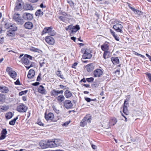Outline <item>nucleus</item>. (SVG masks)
<instances>
[{"label":"nucleus","instance_id":"obj_1","mask_svg":"<svg viewBox=\"0 0 151 151\" xmlns=\"http://www.w3.org/2000/svg\"><path fill=\"white\" fill-rule=\"evenodd\" d=\"M113 24H114L113 26V29L117 32L122 33L123 26L120 24L122 22L117 19H116L114 21Z\"/></svg>","mask_w":151,"mask_h":151},{"label":"nucleus","instance_id":"obj_2","mask_svg":"<svg viewBox=\"0 0 151 151\" xmlns=\"http://www.w3.org/2000/svg\"><path fill=\"white\" fill-rule=\"evenodd\" d=\"M80 29L79 25H76L75 26H73V25H70L65 27V29L66 31H68L69 29L71 30V33H75L76 32Z\"/></svg>","mask_w":151,"mask_h":151},{"label":"nucleus","instance_id":"obj_3","mask_svg":"<svg viewBox=\"0 0 151 151\" xmlns=\"http://www.w3.org/2000/svg\"><path fill=\"white\" fill-rule=\"evenodd\" d=\"M52 27H45L42 32V35L48 33L51 36L54 35L55 34V32L52 30Z\"/></svg>","mask_w":151,"mask_h":151},{"label":"nucleus","instance_id":"obj_4","mask_svg":"<svg viewBox=\"0 0 151 151\" xmlns=\"http://www.w3.org/2000/svg\"><path fill=\"white\" fill-rule=\"evenodd\" d=\"M6 71L12 78L15 79L17 76V73L12 68L7 67L6 68Z\"/></svg>","mask_w":151,"mask_h":151},{"label":"nucleus","instance_id":"obj_5","mask_svg":"<svg viewBox=\"0 0 151 151\" xmlns=\"http://www.w3.org/2000/svg\"><path fill=\"white\" fill-rule=\"evenodd\" d=\"M82 52L83 53L82 57L83 59H90L92 56V55L88 49H83L81 50Z\"/></svg>","mask_w":151,"mask_h":151},{"label":"nucleus","instance_id":"obj_6","mask_svg":"<svg viewBox=\"0 0 151 151\" xmlns=\"http://www.w3.org/2000/svg\"><path fill=\"white\" fill-rule=\"evenodd\" d=\"M32 57L28 55H25L21 59L22 62L27 65H29L30 61L28 59L32 60Z\"/></svg>","mask_w":151,"mask_h":151},{"label":"nucleus","instance_id":"obj_7","mask_svg":"<svg viewBox=\"0 0 151 151\" xmlns=\"http://www.w3.org/2000/svg\"><path fill=\"white\" fill-rule=\"evenodd\" d=\"M13 18L18 24H22L24 22V20L18 14H15L13 16Z\"/></svg>","mask_w":151,"mask_h":151},{"label":"nucleus","instance_id":"obj_8","mask_svg":"<svg viewBox=\"0 0 151 151\" xmlns=\"http://www.w3.org/2000/svg\"><path fill=\"white\" fill-rule=\"evenodd\" d=\"M27 109V107L23 104H21L17 107V110L19 112L24 113L26 112Z\"/></svg>","mask_w":151,"mask_h":151},{"label":"nucleus","instance_id":"obj_9","mask_svg":"<svg viewBox=\"0 0 151 151\" xmlns=\"http://www.w3.org/2000/svg\"><path fill=\"white\" fill-rule=\"evenodd\" d=\"M103 74V71L100 69H96L93 73V76L95 77H100L102 76Z\"/></svg>","mask_w":151,"mask_h":151},{"label":"nucleus","instance_id":"obj_10","mask_svg":"<svg viewBox=\"0 0 151 151\" xmlns=\"http://www.w3.org/2000/svg\"><path fill=\"white\" fill-rule=\"evenodd\" d=\"M63 91L62 90L59 91L53 89L50 92V95L51 96L55 97L58 96L59 94H63Z\"/></svg>","mask_w":151,"mask_h":151},{"label":"nucleus","instance_id":"obj_11","mask_svg":"<svg viewBox=\"0 0 151 151\" xmlns=\"http://www.w3.org/2000/svg\"><path fill=\"white\" fill-rule=\"evenodd\" d=\"M63 104L65 108L67 109H70L73 106L71 101L69 100H65Z\"/></svg>","mask_w":151,"mask_h":151},{"label":"nucleus","instance_id":"obj_12","mask_svg":"<svg viewBox=\"0 0 151 151\" xmlns=\"http://www.w3.org/2000/svg\"><path fill=\"white\" fill-rule=\"evenodd\" d=\"M46 42L49 44L53 45L55 43L54 39L51 36H47L45 37Z\"/></svg>","mask_w":151,"mask_h":151},{"label":"nucleus","instance_id":"obj_13","mask_svg":"<svg viewBox=\"0 0 151 151\" xmlns=\"http://www.w3.org/2000/svg\"><path fill=\"white\" fill-rule=\"evenodd\" d=\"M45 117L47 121H51L54 119V116L53 114L52 113H49L47 115L46 113H45Z\"/></svg>","mask_w":151,"mask_h":151},{"label":"nucleus","instance_id":"obj_14","mask_svg":"<svg viewBox=\"0 0 151 151\" xmlns=\"http://www.w3.org/2000/svg\"><path fill=\"white\" fill-rule=\"evenodd\" d=\"M23 18L26 20H31L33 18L32 15L29 13H24L23 16Z\"/></svg>","mask_w":151,"mask_h":151},{"label":"nucleus","instance_id":"obj_15","mask_svg":"<svg viewBox=\"0 0 151 151\" xmlns=\"http://www.w3.org/2000/svg\"><path fill=\"white\" fill-rule=\"evenodd\" d=\"M24 26L26 29H31L33 28V25L31 22H27L25 23Z\"/></svg>","mask_w":151,"mask_h":151},{"label":"nucleus","instance_id":"obj_16","mask_svg":"<svg viewBox=\"0 0 151 151\" xmlns=\"http://www.w3.org/2000/svg\"><path fill=\"white\" fill-rule=\"evenodd\" d=\"M128 6L129 8L133 11L135 14H137L139 16H141L143 14V13L142 12L139 10L135 9L134 8L130 6V4H129Z\"/></svg>","mask_w":151,"mask_h":151},{"label":"nucleus","instance_id":"obj_17","mask_svg":"<svg viewBox=\"0 0 151 151\" xmlns=\"http://www.w3.org/2000/svg\"><path fill=\"white\" fill-rule=\"evenodd\" d=\"M109 43L108 42H106L104 44L101 45V49L104 51L106 50L108 51L109 50Z\"/></svg>","mask_w":151,"mask_h":151},{"label":"nucleus","instance_id":"obj_18","mask_svg":"<svg viewBox=\"0 0 151 151\" xmlns=\"http://www.w3.org/2000/svg\"><path fill=\"white\" fill-rule=\"evenodd\" d=\"M70 17L59 16V19L62 21L66 23L69 22Z\"/></svg>","mask_w":151,"mask_h":151},{"label":"nucleus","instance_id":"obj_19","mask_svg":"<svg viewBox=\"0 0 151 151\" xmlns=\"http://www.w3.org/2000/svg\"><path fill=\"white\" fill-rule=\"evenodd\" d=\"M9 91L8 88L4 86H0V91L3 93H7Z\"/></svg>","mask_w":151,"mask_h":151},{"label":"nucleus","instance_id":"obj_20","mask_svg":"<svg viewBox=\"0 0 151 151\" xmlns=\"http://www.w3.org/2000/svg\"><path fill=\"white\" fill-rule=\"evenodd\" d=\"M38 91L41 94H45L46 93V90L45 89L44 86L42 85L39 86L38 89Z\"/></svg>","mask_w":151,"mask_h":151},{"label":"nucleus","instance_id":"obj_21","mask_svg":"<svg viewBox=\"0 0 151 151\" xmlns=\"http://www.w3.org/2000/svg\"><path fill=\"white\" fill-rule=\"evenodd\" d=\"M48 148H52L55 147V143L54 140H47Z\"/></svg>","mask_w":151,"mask_h":151},{"label":"nucleus","instance_id":"obj_22","mask_svg":"<svg viewBox=\"0 0 151 151\" xmlns=\"http://www.w3.org/2000/svg\"><path fill=\"white\" fill-rule=\"evenodd\" d=\"M35 74V71L33 69H30L27 75V77L29 78H32L34 77Z\"/></svg>","mask_w":151,"mask_h":151},{"label":"nucleus","instance_id":"obj_23","mask_svg":"<svg viewBox=\"0 0 151 151\" xmlns=\"http://www.w3.org/2000/svg\"><path fill=\"white\" fill-rule=\"evenodd\" d=\"M7 134V131L6 129H4L1 131L0 137V140H3L6 137V134Z\"/></svg>","mask_w":151,"mask_h":151},{"label":"nucleus","instance_id":"obj_24","mask_svg":"<svg viewBox=\"0 0 151 151\" xmlns=\"http://www.w3.org/2000/svg\"><path fill=\"white\" fill-rule=\"evenodd\" d=\"M65 99V97L62 94L58 96L57 98V101L59 103L63 102L64 101Z\"/></svg>","mask_w":151,"mask_h":151},{"label":"nucleus","instance_id":"obj_25","mask_svg":"<svg viewBox=\"0 0 151 151\" xmlns=\"http://www.w3.org/2000/svg\"><path fill=\"white\" fill-rule=\"evenodd\" d=\"M64 95L66 98H70L72 96V93L70 91L67 90L64 92Z\"/></svg>","mask_w":151,"mask_h":151},{"label":"nucleus","instance_id":"obj_26","mask_svg":"<svg viewBox=\"0 0 151 151\" xmlns=\"http://www.w3.org/2000/svg\"><path fill=\"white\" fill-rule=\"evenodd\" d=\"M40 145L42 148H48L47 141V142L44 141H41L40 142Z\"/></svg>","mask_w":151,"mask_h":151},{"label":"nucleus","instance_id":"obj_27","mask_svg":"<svg viewBox=\"0 0 151 151\" xmlns=\"http://www.w3.org/2000/svg\"><path fill=\"white\" fill-rule=\"evenodd\" d=\"M84 120H85L87 122L90 123L91 120V116L90 114H87L83 118Z\"/></svg>","mask_w":151,"mask_h":151},{"label":"nucleus","instance_id":"obj_28","mask_svg":"<svg viewBox=\"0 0 151 151\" xmlns=\"http://www.w3.org/2000/svg\"><path fill=\"white\" fill-rule=\"evenodd\" d=\"M24 9L26 10H32L33 9V7L32 5L28 4H26L24 6Z\"/></svg>","mask_w":151,"mask_h":151},{"label":"nucleus","instance_id":"obj_29","mask_svg":"<svg viewBox=\"0 0 151 151\" xmlns=\"http://www.w3.org/2000/svg\"><path fill=\"white\" fill-rule=\"evenodd\" d=\"M87 71L90 72L94 69V67L92 64H90L87 65L86 66Z\"/></svg>","mask_w":151,"mask_h":151},{"label":"nucleus","instance_id":"obj_30","mask_svg":"<svg viewBox=\"0 0 151 151\" xmlns=\"http://www.w3.org/2000/svg\"><path fill=\"white\" fill-rule=\"evenodd\" d=\"M117 121V120L116 118H112L109 121L110 125L111 126L114 125L116 123Z\"/></svg>","mask_w":151,"mask_h":151},{"label":"nucleus","instance_id":"obj_31","mask_svg":"<svg viewBox=\"0 0 151 151\" xmlns=\"http://www.w3.org/2000/svg\"><path fill=\"white\" fill-rule=\"evenodd\" d=\"M111 60L114 64H117L119 63V60L118 57L111 58Z\"/></svg>","mask_w":151,"mask_h":151},{"label":"nucleus","instance_id":"obj_32","mask_svg":"<svg viewBox=\"0 0 151 151\" xmlns=\"http://www.w3.org/2000/svg\"><path fill=\"white\" fill-rule=\"evenodd\" d=\"M54 141L55 143V147L59 146L62 143V140L60 139H55Z\"/></svg>","mask_w":151,"mask_h":151},{"label":"nucleus","instance_id":"obj_33","mask_svg":"<svg viewBox=\"0 0 151 151\" xmlns=\"http://www.w3.org/2000/svg\"><path fill=\"white\" fill-rule=\"evenodd\" d=\"M29 50L31 51L38 53H40L41 52V50L39 49L33 47H31L29 49Z\"/></svg>","mask_w":151,"mask_h":151},{"label":"nucleus","instance_id":"obj_34","mask_svg":"<svg viewBox=\"0 0 151 151\" xmlns=\"http://www.w3.org/2000/svg\"><path fill=\"white\" fill-rule=\"evenodd\" d=\"M18 119V117L17 116L14 119L12 120L9 122V124L11 125H14L15 124L16 121Z\"/></svg>","mask_w":151,"mask_h":151},{"label":"nucleus","instance_id":"obj_35","mask_svg":"<svg viewBox=\"0 0 151 151\" xmlns=\"http://www.w3.org/2000/svg\"><path fill=\"white\" fill-rule=\"evenodd\" d=\"M9 29L12 31L14 32L17 30V27L14 24H11Z\"/></svg>","mask_w":151,"mask_h":151},{"label":"nucleus","instance_id":"obj_36","mask_svg":"<svg viewBox=\"0 0 151 151\" xmlns=\"http://www.w3.org/2000/svg\"><path fill=\"white\" fill-rule=\"evenodd\" d=\"M43 14V12L40 9L37 10L35 13L36 16L38 17L41 16Z\"/></svg>","mask_w":151,"mask_h":151},{"label":"nucleus","instance_id":"obj_37","mask_svg":"<svg viewBox=\"0 0 151 151\" xmlns=\"http://www.w3.org/2000/svg\"><path fill=\"white\" fill-rule=\"evenodd\" d=\"M5 116L7 119H9L12 117V114L11 112H9L6 114Z\"/></svg>","mask_w":151,"mask_h":151},{"label":"nucleus","instance_id":"obj_38","mask_svg":"<svg viewBox=\"0 0 151 151\" xmlns=\"http://www.w3.org/2000/svg\"><path fill=\"white\" fill-rule=\"evenodd\" d=\"M104 51V52L103 54V57L105 59H106L108 58L109 53V51L107 50Z\"/></svg>","mask_w":151,"mask_h":151},{"label":"nucleus","instance_id":"obj_39","mask_svg":"<svg viewBox=\"0 0 151 151\" xmlns=\"http://www.w3.org/2000/svg\"><path fill=\"white\" fill-rule=\"evenodd\" d=\"M127 107L126 106H124L123 108V112L124 114L127 115L129 113V111L127 109Z\"/></svg>","mask_w":151,"mask_h":151},{"label":"nucleus","instance_id":"obj_40","mask_svg":"<svg viewBox=\"0 0 151 151\" xmlns=\"http://www.w3.org/2000/svg\"><path fill=\"white\" fill-rule=\"evenodd\" d=\"M9 109V106H1L0 107V109L2 111H6Z\"/></svg>","mask_w":151,"mask_h":151},{"label":"nucleus","instance_id":"obj_41","mask_svg":"<svg viewBox=\"0 0 151 151\" xmlns=\"http://www.w3.org/2000/svg\"><path fill=\"white\" fill-rule=\"evenodd\" d=\"M87 124V122L84 119H83L80 123V126L82 127H84Z\"/></svg>","mask_w":151,"mask_h":151},{"label":"nucleus","instance_id":"obj_42","mask_svg":"<svg viewBox=\"0 0 151 151\" xmlns=\"http://www.w3.org/2000/svg\"><path fill=\"white\" fill-rule=\"evenodd\" d=\"M56 75L58 76H59V77L60 78H61L63 79L64 78L63 76H62L61 75V73L60 71H57L56 72Z\"/></svg>","mask_w":151,"mask_h":151},{"label":"nucleus","instance_id":"obj_43","mask_svg":"<svg viewBox=\"0 0 151 151\" xmlns=\"http://www.w3.org/2000/svg\"><path fill=\"white\" fill-rule=\"evenodd\" d=\"M5 99V96L3 94H0V101L3 102Z\"/></svg>","mask_w":151,"mask_h":151},{"label":"nucleus","instance_id":"obj_44","mask_svg":"<svg viewBox=\"0 0 151 151\" xmlns=\"http://www.w3.org/2000/svg\"><path fill=\"white\" fill-rule=\"evenodd\" d=\"M85 100L87 102H90V101H95V100H96V99H91L89 98H88V97H85Z\"/></svg>","mask_w":151,"mask_h":151},{"label":"nucleus","instance_id":"obj_45","mask_svg":"<svg viewBox=\"0 0 151 151\" xmlns=\"http://www.w3.org/2000/svg\"><path fill=\"white\" fill-rule=\"evenodd\" d=\"M53 110L57 114L59 113V110L56 109V107L55 106H53L52 107Z\"/></svg>","mask_w":151,"mask_h":151},{"label":"nucleus","instance_id":"obj_46","mask_svg":"<svg viewBox=\"0 0 151 151\" xmlns=\"http://www.w3.org/2000/svg\"><path fill=\"white\" fill-rule=\"evenodd\" d=\"M94 80V78L93 77H90V78H87V81L89 83H91L93 82Z\"/></svg>","mask_w":151,"mask_h":151},{"label":"nucleus","instance_id":"obj_47","mask_svg":"<svg viewBox=\"0 0 151 151\" xmlns=\"http://www.w3.org/2000/svg\"><path fill=\"white\" fill-rule=\"evenodd\" d=\"M145 74L148 77L150 81L151 82V74L149 73H146Z\"/></svg>","mask_w":151,"mask_h":151},{"label":"nucleus","instance_id":"obj_48","mask_svg":"<svg viewBox=\"0 0 151 151\" xmlns=\"http://www.w3.org/2000/svg\"><path fill=\"white\" fill-rule=\"evenodd\" d=\"M27 90L22 91L19 93V94L20 96H22L26 94L27 93Z\"/></svg>","mask_w":151,"mask_h":151},{"label":"nucleus","instance_id":"obj_49","mask_svg":"<svg viewBox=\"0 0 151 151\" xmlns=\"http://www.w3.org/2000/svg\"><path fill=\"white\" fill-rule=\"evenodd\" d=\"M4 23V27L6 29L9 28L10 27V26L11 24H8L7 23H6V22H5Z\"/></svg>","mask_w":151,"mask_h":151},{"label":"nucleus","instance_id":"obj_50","mask_svg":"<svg viewBox=\"0 0 151 151\" xmlns=\"http://www.w3.org/2000/svg\"><path fill=\"white\" fill-rule=\"evenodd\" d=\"M16 7L18 9H20L21 8V4L20 3H19L16 6Z\"/></svg>","mask_w":151,"mask_h":151},{"label":"nucleus","instance_id":"obj_51","mask_svg":"<svg viewBox=\"0 0 151 151\" xmlns=\"http://www.w3.org/2000/svg\"><path fill=\"white\" fill-rule=\"evenodd\" d=\"M62 14L63 15V16H66L68 17H70V15L69 14H67L65 12H62Z\"/></svg>","mask_w":151,"mask_h":151},{"label":"nucleus","instance_id":"obj_52","mask_svg":"<svg viewBox=\"0 0 151 151\" xmlns=\"http://www.w3.org/2000/svg\"><path fill=\"white\" fill-rule=\"evenodd\" d=\"M70 122V121H67L63 124L62 125L63 126H67L69 124Z\"/></svg>","mask_w":151,"mask_h":151},{"label":"nucleus","instance_id":"obj_53","mask_svg":"<svg viewBox=\"0 0 151 151\" xmlns=\"http://www.w3.org/2000/svg\"><path fill=\"white\" fill-rule=\"evenodd\" d=\"M7 34L8 36H12L13 35V34L12 32H9L8 31L7 32Z\"/></svg>","mask_w":151,"mask_h":151},{"label":"nucleus","instance_id":"obj_54","mask_svg":"<svg viewBox=\"0 0 151 151\" xmlns=\"http://www.w3.org/2000/svg\"><path fill=\"white\" fill-rule=\"evenodd\" d=\"M41 74L40 73L38 77H37V81H40L41 80Z\"/></svg>","mask_w":151,"mask_h":151},{"label":"nucleus","instance_id":"obj_55","mask_svg":"<svg viewBox=\"0 0 151 151\" xmlns=\"http://www.w3.org/2000/svg\"><path fill=\"white\" fill-rule=\"evenodd\" d=\"M78 65V63H77L75 62L72 65V68H76V67L77 65Z\"/></svg>","mask_w":151,"mask_h":151},{"label":"nucleus","instance_id":"obj_56","mask_svg":"<svg viewBox=\"0 0 151 151\" xmlns=\"http://www.w3.org/2000/svg\"><path fill=\"white\" fill-rule=\"evenodd\" d=\"M14 83L16 85H20L19 81V79L17 80L16 81L14 82Z\"/></svg>","mask_w":151,"mask_h":151},{"label":"nucleus","instance_id":"obj_57","mask_svg":"<svg viewBox=\"0 0 151 151\" xmlns=\"http://www.w3.org/2000/svg\"><path fill=\"white\" fill-rule=\"evenodd\" d=\"M128 101L126 100H125L124 101V106H128Z\"/></svg>","mask_w":151,"mask_h":151},{"label":"nucleus","instance_id":"obj_58","mask_svg":"<svg viewBox=\"0 0 151 151\" xmlns=\"http://www.w3.org/2000/svg\"><path fill=\"white\" fill-rule=\"evenodd\" d=\"M34 66L33 65H32V63H31L30 65L29 66H25L26 68L28 70L31 67H32Z\"/></svg>","mask_w":151,"mask_h":151},{"label":"nucleus","instance_id":"obj_59","mask_svg":"<svg viewBox=\"0 0 151 151\" xmlns=\"http://www.w3.org/2000/svg\"><path fill=\"white\" fill-rule=\"evenodd\" d=\"M4 38L3 37L0 38V43L1 44H3L4 42Z\"/></svg>","mask_w":151,"mask_h":151},{"label":"nucleus","instance_id":"obj_60","mask_svg":"<svg viewBox=\"0 0 151 151\" xmlns=\"http://www.w3.org/2000/svg\"><path fill=\"white\" fill-rule=\"evenodd\" d=\"M40 84V83L38 82H36L32 84V85L34 86H37Z\"/></svg>","mask_w":151,"mask_h":151},{"label":"nucleus","instance_id":"obj_61","mask_svg":"<svg viewBox=\"0 0 151 151\" xmlns=\"http://www.w3.org/2000/svg\"><path fill=\"white\" fill-rule=\"evenodd\" d=\"M113 36L116 40L117 41H119V37H117V36L115 35V36Z\"/></svg>","mask_w":151,"mask_h":151},{"label":"nucleus","instance_id":"obj_62","mask_svg":"<svg viewBox=\"0 0 151 151\" xmlns=\"http://www.w3.org/2000/svg\"><path fill=\"white\" fill-rule=\"evenodd\" d=\"M39 125L41 126H43V124L40 121L38 122L37 123Z\"/></svg>","mask_w":151,"mask_h":151},{"label":"nucleus","instance_id":"obj_63","mask_svg":"<svg viewBox=\"0 0 151 151\" xmlns=\"http://www.w3.org/2000/svg\"><path fill=\"white\" fill-rule=\"evenodd\" d=\"M110 32H111L112 35L114 36H115V32H113L111 29H110Z\"/></svg>","mask_w":151,"mask_h":151},{"label":"nucleus","instance_id":"obj_64","mask_svg":"<svg viewBox=\"0 0 151 151\" xmlns=\"http://www.w3.org/2000/svg\"><path fill=\"white\" fill-rule=\"evenodd\" d=\"M80 82H83L84 83H86V80L85 78H83V79H82L81 81H80Z\"/></svg>","mask_w":151,"mask_h":151}]
</instances>
